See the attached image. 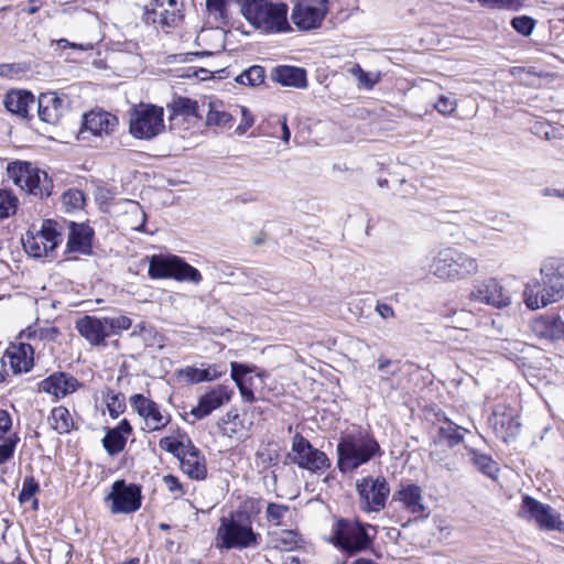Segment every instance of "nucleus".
I'll return each instance as SVG.
<instances>
[{"label":"nucleus","instance_id":"nucleus-21","mask_svg":"<svg viewBox=\"0 0 564 564\" xmlns=\"http://www.w3.org/2000/svg\"><path fill=\"white\" fill-rule=\"evenodd\" d=\"M117 124L118 119L116 116H112L107 111H90L84 115L79 135H82L83 139L87 138L85 135L86 133L102 137L104 134H109L113 131Z\"/></svg>","mask_w":564,"mask_h":564},{"label":"nucleus","instance_id":"nucleus-29","mask_svg":"<svg viewBox=\"0 0 564 564\" xmlns=\"http://www.w3.org/2000/svg\"><path fill=\"white\" fill-rule=\"evenodd\" d=\"M533 333L552 341L564 340V322L560 316H542L532 323Z\"/></svg>","mask_w":564,"mask_h":564},{"label":"nucleus","instance_id":"nucleus-39","mask_svg":"<svg viewBox=\"0 0 564 564\" xmlns=\"http://www.w3.org/2000/svg\"><path fill=\"white\" fill-rule=\"evenodd\" d=\"M58 224L55 220L46 219L43 221L41 229L36 232L43 238L45 245L54 243V250L63 241L62 234L57 229Z\"/></svg>","mask_w":564,"mask_h":564},{"label":"nucleus","instance_id":"nucleus-22","mask_svg":"<svg viewBox=\"0 0 564 564\" xmlns=\"http://www.w3.org/2000/svg\"><path fill=\"white\" fill-rule=\"evenodd\" d=\"M3 105L10 113L20 119L29 120L33 118L35 97L29 90L11 89L6 94Z\"/></svg>","mask_w":564,"mask_h":564},{"label":"nucleus","instance_id":"nucleus-47","mask_svg":"<svg viewBox=\"0 0 564 564\" xmlns=\"http://www.w3.org/2000/svg\"><path fill=\"white\" fill-rule=\"evenodd\" d=\"M511 26L521 35L529 36L535 26V20L529 15L514 17Z\"/></svg>","mask_w":564,"mask_h":564},{"label":"nucleus","instance_id":"nucleus-58","mask_svg":"<svg viewBox=\"0 0 564 564\" xmlns=\"http://www.w3.org/2000/svg\"><path fill=\"white\" fill-rule=\"evenodd\" d=\"M240 112L242 115V122L237 127V132L242 134L253 124V117L245 107H239Z\"/></svg>","mask_w":564,"mask_h":564},{"label":"nucleus","instance_id":"nucleus-33","mask_svg":"<svg viewBox=\"0 0 564 564\" xmlns=\"http://www.w3.org/2000/svg\"><path fill=\"white\" fill-rule=\"evenodd\" d=\"M270 549L290 552L297 547V534L293 530L274 531L269 534Z\"/></svg>","mask_w":564,"mask_h":564},{"label":"nucleus","instance_id":"nucleus-34","mask_svg":"<svg viewBox=\"0 0 564 564\" xmlns=\"http://www.w3.org/2000/svg\"><path fill=\"white\" fill-rule=\"evenodd\" d=\"M167 108L171 110L172 116L202 118L198 102L187 97H174L167 105Z\"/></svg>","mask_w":564,"mask_h":564},{"label":"nucleus","instance_id":"nucleus-57","mask_svg":"<svg viewBox=\"0 0 564 564\" xmlns=\"http://www.w3.org/2000/svg\"><path fill=\"white\" fill-rule=\"evenodd\" d=\"M160 447L169 453H172L177 458L181 457L183 448L186 447L182 442L173 440L172 437H163L160 440Z\"/></svg>","mask_w":564,"mask_h":564},{"label":"nucleus","instance_id":"nucleus-36","mask_svg":"<svg viewBox=\"0 0 564 564\" xmlns=\"http://www.w3.org/2000/svg\"><path fill=\"white\" fill-rule=\"evenodd\" d=\"M23 247L25 252L34 258L45 257L54 251V243L45 245L43 238L39 237L37 234H28L26 239L23 240Z\"/></svg>","mask_w":564,"mask_h":564},{"label":"nucleus","instance_id":"nucleus-43","mask_svg":"<svg viewBox=\"0 0 564 564\" xmlns=\"http://www.w3.org/2000/svg\"><path fill=\"white\" fill-rule=\"evenodd\" d=\"M18 207V198L7 189H0V219L14 214Z\"/></svg>","mask_w":564,"mask_h":564},{"label":"nucleus","instance_id":"nucleus-15","mask_svg":"<svg viewBox=\"0 0 564 564\" xmlns=\"http://www.w3.org/2000/svg\"><path fill=\"white\" fill-rule=\"evenodd\" d=\"M470 300L495 306L507 307L511 304V296L495 278L477 282L469 295Z\"/></svg>","mask_w":564,"mask_h":564},{"label":"nucleus","instance_id":"nucleus-25","mask_svg":"<svg viewBox=\"0 0 564 564\" xmlns=\"http://www.w3.org/2000/svg\"><path fill=\"white\" fill-rule=\"evenodd\" d=\"M76 329L93 346H105L109 337L104 317L85 315L76 322Z\"/></svg>","mask_w":564,"mask_h":564},{"label":"nucleus","instance_id":"nucleus-60","mask_svg":"<svg viewBox=\"0 0 564 564\" xmlns=\"http://www.w3.org/2000/svg\"><path fill=\"white\" fill-rule=\"evenodd\" d=\"M12 421L10 414L6 410H0V441L10 431Z\"/></svg>","mask_w":564,"mask_h":564},{"label":"nucleus","instance_id":"nucleus-11","mask_svg":"<svg viewBox=\"0 0 564 564\" xmlns=\"http://www.w3.org/2000/svg\"><path fill=\"white\" fill-rule=\"evenodd\" d=\"M360 499V507L366 512H379L386 507L390 494L388 481L384 477H364L356 484Z\"/></svg>","mask_w":564,"mask_h":564},{"label":"nucleus","instance_id":"nucleus-37","mask_svg":"<svg viewBox=\"0 0 564 564\" xmlns=\"http://www.w3.org/2000/svg\"><path fill=\"white\" fill-rule=\"evenodd\" d=\"M52 427L58 434H65L72 431L74 422L69 411L65 406H56L51 413Z\"/></svg>","mask_w":564,"mask_h":564},{"label":"nucleus","instance_id":"nucleus-6","mask_svg":"<svg viewBox=\"0 0 564 564\" xmlns=\"http://www.w3.org/2000/svg\"><path fill=\"white\" fill-rule=\"evenodd\" d=\"M7 174L21 189L32 195L50 196L52 181L46 172L28 161H13L7 165Z\"/></svg>","mask_w":564,"mask_h":564},{"label":"nucleus","instance_id":"nucleus-2","mask_svg":"<svg viewBox=\"0 0 564 564\" xmlns=\"http://www.w3.org/2000/svg\"><path fill=\"white\" fill-rule=\"evenodd\" d=\"M429 272L445 282L468 280L479 272V262L475 257L454 247H444L435 252Z\"/></svg>","mask_w":564,"mask_h":564},{"label":"nucleus","instance_id":"nucleus-31","mask_svg":"<svg viewBox=\"0 0 564 564\" xmlns=\"http://www.w3.org/2000/svg\"><path fill=\"white\" fill-rule=\"evenodd\" d=\"M394 499L402 502L403 507L411 513L420 514L425 510L422 502V489L417 485L409 484L401 486V488L394 494Z\"/></svg>","mask_w":564,"mask_h":564},{"label":"nucleus","instance_id":"nucleus-10","mask_svg":"<svg viewBox=\"0 0 564 564\" xmlns=\"http://www.w3.org/2000/svg\"><path fill=\"white\" fill-rule=\"evenodd\" d=\"M289 458L300 468L314 474L324 473L330 467V460L327 455L315 448L311 442L300 433H296L292 438Z\"/></svg>","mask_w":564,"mask_h":564},{"label":"nucleus","instance_id":"nucleus-49","mask_svg":"<svg viewBox=\"0 0 564 564\" xmlns=\"http://www.w3.org/2000/svg\"><path fill=\"white\" fill-rule=\"evenodd\" d=\"M482 6L497 8V9H507L517 11L521 9L528 0H478Z\"/></svg>","mask_w":564,"mask_h":564},{"label":"nucleus","instance_id":"nucleus-41","mask_svg":"<svg viewBox=\"0 0 564 564\" xmlns=\"http://www.w3.org/2000/svg\"><path fill=\"white\" fill-rule=\"evenodd\" d=\"M550 269L547 267H542L540 272L542 275L549 278V286L543 288L544 294L552 295L554 297V302L558 301L564 295V283L558 279L557 274L554 272L550 278L549 273Z\"/></svg>","mask_w":564,"mask_h":564},{"label":"nucleus","instance_id":"nucleus-5","mask_svg":"<svg viewBox=\"0 0 564 564\" xmlns=\"http://www.w3.org/2000/svg\"><path fill=\"white\" fill-rule=\"evenodd\" d=\"M376 527L360 521L340 519L335 531L336 545L352 555L369 549L373 543Z\"/></svg>","mask_w":564,"mask_h":564},{"label":"nucleus","instance_id":"nucleus-44","mask_svg":"<svg viewBox=\"0 0 564 564\" xmlns=\"http://www.w3.org/2000/svg\"><path fill=\"white\" fill-rule=\"evenodd\" d=\"M470 454L473 455L471 462L474 466H476L485 475L492 476V474L497 470L496 464L490 456L480 454L475 449H471Z\"/></svg>","mask_w":564,"mask_h":564},{"label":"nucleus","instance_id":"nucleus-16","mask_svg":"<svg viewBox=\"0 0 564 564\" xmlns=\"http://www.w3.org/2000/svg\"><path fill=\"white\" fill-rule=\"evenodd\" d=\"M35 106L40 120L50 124L58 123L68 109L67 98L52 91L41 94Z\"/></svg>","mask_w":564,"mask_h":564},{"label":"nucleus","instance_id":"nucleus-62","mask_svg":"<svg viewBox=\"0 0 564 564\" xmlns=\"http://www.w3.org/2000/svg\"><path fill=\"white\" fill-rule=\"evenodd\" d=\"M163 481L171 492L182 491V485L180 480L173 475H166L163 477Z\"/></svg>","mask_w":564,"mask_h":564},{"label":"nucleus","instance_id":"nucleus-45","mask_svg":"<svg viewBox=\"0 0 564 564\" xmlns=\"http://www.w3.org/2000/svg\"><path fill=\"white\" fill-rule=\"evenodd\" d=\"M289 512L290 508L288 506L270 502L267 506L265 517L270 523L281 525L282 520Z\"/></svg>","mask_w":564,"mask_h":564},{"label":"nucleus","instance_id":"nucleus-24","mask_svg":"<svg viewBox=\"0 0 564 564\" xmlns=\"http://www.w3.org/2000/svg\"><path fill=\"white\" fill-rule=\"evenodd\" d=\"M80 386L75 377L65 372H54L39 383V390L59 399L75 392Z\"/></svg>","mask_w":564,"mask_h":564},{"label":"nucleus","instance_id":"nucleus-20","mask_svg":"<svg viewBox=\"0 0 564 564\" xmlns=\"http://www.w3.org/2000/svg\"><path fill=\"white\" fill-rule=\"evenodd\" d=\"M130 403L138 414L145 420L150 431L162 430L170 421L162 415L159 405L143 394H133L130 398Z\"/></svg>","mask_w":564,"mask_h":564},{"label":"nucleus","instance_id":"nucleus-1","mask_svg":"<svg viewBox=\"0 0 564 564\" xmlns=\"http://www.w3.org/2000/svg\"><path fill=\"white\" fill-rule=\"evenodd\" d=\"M337 467L344 473H352L360 466L381 455L375 436L367 431L347 433L339 438L336 447Z\"/></svg>","mask_w":564,"mask_h":564},{"label":"nucleus","instance_id":"nucleus-64","mask_svg":"<svg viewBox=\"0 0 564 564\" xmlns=\"http://www.w3.org/2000/svg\"><path fill=\"white\" fill-rule=\"evenodd\" d=\"M112 430H116L120 435L126 436L128 434H131L132 426L127 419H123L119 422V424L116 427H112Z\"/></svg>","mask_w":564,"mask_h":564},{"label":"nucleus","instance_id":"nucleus-26","mask_svg":"<svg viewBox=\"0 0 564 564\" xmlns=\"http://www.w3.org/2000/svg\"><path fill=\"white\" fill-rule=\"evenodd\" d=\"M68 239L66 245L67 252H78L82 254L91 253V241L94 230L86 224L70 221L68 225Z\"/></svg>","mask_w":564,"mask_h":564},{"label":"nucleus","instance_id":"nucleus-23","mask_svg":"<svg viewBox=\"0 0 564 564\" xmlns=\"http://www.w3.org/2000/svg\"><path fill=\"white\" fill-rule=\"evenodd\" d=\"M181 469L191 479L204 480L207 476V467L204 455L191 442L181 453Z\"/></svg>","mask_w":564,"mask_h":564},{"label":"nucleus","instance_id":"nucleus-4","mask_svg":"<svg viewBox=\"0 0 564 564\" xmlns=\"http://www.w3.org/2000/svg\"><path fill=\"white\" fill-rule=\"evenodd\" d=\"M217 535L221 546L227 550L254 546L259 538L252 529V521L247 511L234 512L230 518L223 517Z\"/></svg>","mask_w":564,"mask_h":564},{"label":"nucleus","instance_id":"nucleus-35","mask_svg":"<svg viewBox=\"0 0 564 564\" xmlns=\"http://www.w3.org/2000/svg\"><path fill=\"white\" fill-rule=\"evenodd\" d=\"M206 115V124L208 127H225L232 121V115L224 109L220 101H209Z\"/></svg>","mask_w":564,"mask_h":564},{"label":"nucleus","instance_id":"nucleus-40","mask_svg":"<svg viewBox=\"0 0 564 564\" xmlns=\"http://www.w3.org/2000/svg\"><path fill=\"white\" fill-rule=\"evenodd\" d=\"M264 76V68L253 65L238 75L236 82L240 85L257 86L263 83Z\"/></svg>","mask_w":564,"mask_h":564},{"label":"nucleus","instance_id":"nucleus-13","mask_svg":"<svg viewBox=\"0 0 564 564\" xmlns=\"http://www.w3.org/2000/svg\"><path fill=\"white\" fill-rule=\"evenodd\" d=\"M141 488L134 484H127L123 479L116 480L111 491L105 498L110 502V511L113 514L133 513L141 507Z\"/></svg>","mask_w":564,"mask_h":564},{"label":"nucleus","instance_id":"nucleus-53","mask_svg":"<svg viewBox=\"0 0 564 564\" xmlns=\"http://www.w3.org/2000/svg\"><path fill=\"white\" fill-rule=\"evenodd\" d=\"M447 457H448V451L447 449H443L442 446L435 447L432 444V449L430 452L431 460L436 463V464L442 465L444 468H446L449 471L454 470V468H455L454 464H452L451 462H447Z\"/></svg>","mask_w":564,"mask_h":564},{"label":"nucleus","instance_id":"nucleus-63","mask_svg":"<svg viewBox=\"0 0 564 564\" xmlns=\"http://www.w3.org/2000/svg\"><path fill=\"white\" fill-rule=\"evenodd\" d=\"M236 386L238 387L241 398L245 402L254 401L253 391L249 387H247L245 382L237 383Z\"/></svg>","mask_w":564,"mask_h":564},{"label":"nucleus","instance_id":"nucleus-19","mask_svg":"<svg viewBox=\"0 0 564 564\" xmlns=\"http://www.w3.org/2000/svg\"><path fill=\"white\" fill-rule=\"evenodd\" d=\"M34 350L31 345L21 343L6 350L0 359L1 368H9L12 373L28 372L33 367Z\"/></svg>","mask_w":564,"mask_h":564},{"label":"nucleus","instance_id":"nucleus-51","mask_svg":"<svg viewBox=\"0 0 564 564\" xmlns=\"http://www.w3.org/2000/svg\"><path fill=\"white\" fill-rule=\"evenodd\" d=\"M256 369L254 366H249L246 364H240L237 361L230 362V376L235 383L243 382V377L248 373L253 372Z\"/></svg>","mask_w":564,"mask_h":564},{"label":"nucleus","instance_id":"nucleus-14","mask_svg":"<svg viewBox=\"0 0 564 564\" xmlns=\"http://www.w3.org/2000/svg\"><path fill=\"white\" fill-rule=\"evenodd\" d=\"M328 12V0H296L291 19L301 31H311L322 25Z\"/></svg>","mask_w":564,"mask_h":564},{"label":"nucleus","instance_id":"nucleus-3","mask_svg":"<svg viewBox=\"0 0 564 564\" xmlns=\"http://www.w3.org/2000/svg\"><path fill=\"white\" fill-rule=\"evenodd\" d=\"M241 12L256 29L273 34L291 30L288 22L289 7L270 0H245Z\"/></svg>","mask_w":564,"mask_h":564},{"label":"nucleus","instance_id":"nucleus-9","mask_svg":"<svg viewBox=\"0 0 564 564\" xmlns=\"http://www.w3.org/2000/svg\"><path fill=\"white\" fill-rule=\"evenodd\" d=\"M184 3L182 0H151L143 12V21L165 32L176 29L184 21Z\"/></svg>","mask_w":564,"mask_h":564},{"label":"nucleus","instance_id":"nucleus-55","mask_svg":"<svg viewBox=\"0 0 564 564\" xmlns=\"http://www.w3.org/2000/svg\"><path fill=\"white\" fill-rule=\"evenodd\" d=\"M109 414L112 419H117L126 410L124 397L121 393L112 394L107 402Z\"/></svg>","mask_w":564,"mask_h":564},{"label":"nucleus","instance_id":"nucleus-32","mask_svg":"<svg viewBox=\"0 0 564 564\" xmlns=\"http://www.w3.org/2000/svg\"><path fill=\"white\" fill-rule=\"evenodd\" d=\"M523 300L528 308L535 311L554 303L552 295L544 294L538 280H532L525 284Z\"/></svg>","mask_w":564,"mask_h":564},{"label":"nucleus","instance_id":"nucleus-27","mask_svg":"<svg viewBox=\"0 0 564 564\" xmlns=\"http://www.w3.org/2000/svg\"><path fill=\"white\" fill-rule=\"evenodd\" d=\"M270 77L282 86L306 88V70L296 66L280 65L271 70Z\"/></svg>","mask_w":564,"mask_h":564},{"label":"nucleus","instance_id":"nucleus-54","mask_svg":"<svg viewBox=\"0 0 564 564\" xmlns=\"http://www.w3.org/2000/svg\"><path fill=\"white\" fill-rule=\"evenodd\" d=\"M351 73L357 76L359 86L371 89L379 80V77H373L370 73L365 72L358 64L351 68Z\"/></svg>","mask_w":564,"mask_h":564},{"label":"nucleus","instance_id":"nucleus-46","mask_svg":"<svg viewBox=\"0 0 564 564\" xmlns=\"http://www.w3.org/2000/svg\"><path fill=\"white\" fill-rule=\"evenodd\" d=\"M62 203L67 210L80 209L85 204L84 193L79 189H68L63 194Z\"/></svg>","mask_w":564,"mask_h":564},{"label":"nucleus","instance_id":"nucleus-28","mask_svg":"<svg viewBox=\"0 0 564 564\" xmlns=\"http://www.w3.org/2000/svg\"><path fill=\"white\" fill-rule=\"evenodd\" d=\"M466 433H468L467 429L459 426L445 417L443 424L437 429V434L433 440V445L435 447L446 445L448 448H453L464 441Z\"/></svg>","mask_w":564,"mask_h":564},{"label":"nucleus","instance_id":"nucleus-38","mask_svg":"<svg viewBox=\"0 0 564 564\" xmlns=\"http://www.w3.org/2000/svg\"><path fill=\"white\" fill-rule=\"evenodd\" d=\"M127 437L120 435L116 430L108 429L105 437L102 438V446L110 455H117L124 449Z\"/></svg>","mask_w":564,"mask_h":564},{"label":"nucleus","instance_id":"nucleus-42","mask_svg":"<svg viewBox=\"0 0 564 564\" xmlns=\"http://www.w3.org/2000/svg\"><path fill=\"white\" fill-rule=\"evenodd\" d=\"M108 336L119 335L122 330L129 329L132 325L128 316L119 315L113 317H104Z\"/></svg>","mask_w":564,"mask_h":564},{"label":"nucleus","instance_id":"nucleus-12","mask_svg":"<svg viewBox=\"0 0 564 564\" xmlns=\"http://www.w3.org/2000/svg\"><path fill=\"white\" fill-rule=\"evenodd\" d=\"M519 516L534 521L542 530H564V522L560 513L551 506L542 503L531 496H524L521 503Z\"/></svg>","mask_w":564,"mask_h":564},{"label":"nucleus","instance_id":"nucleus-17","mask_svg":"<svg viewBox=\"0 0 564 564\" xmlns=\"http://www.w3.org/2000/svg\"><path fill=\"white\" fill-rule=\"evenodd\" d=\"M489 423L494 429L497 437L507 442L518 435L521 424L517 419L513 409L506 405H498L495 408Z\"/></svg>","mask_w":564,"mask_h":564},{"label":"nucleus","instance_id":"nucleus-50","mask_svg":"<svg viewBox=\"0 0 564 564\" xmlns=\"http://www.w3.org/2000/svg\"><path fill=\"white\" fill-rule=\"evenodd\" d=\"M19 437L17 434L9 436L2 444H0V465L6 464L13 457Z\"/></svg>","mask_w":564,"mask_h":564},{"label":"nucleus","instance_id":"nucleus-59","mask_svg":"<svg viewBox=\"0 0 564 564\" xmlns=\"http://www.w3.org/2000/svg\"><path fill=\"white\" fill-rule=\"evenodd\" d=\"M131 215L135 216L138 219H140L139 225L133 226L132 228L139 231H142L145 226L147 215L141 209V206L139 204H133L131 206V209L129 212Z\"/></svg>","mask_w":564,"mask_h":564},{"label":"nucleus","instance_id":"nucleus-56","mask_svg":"<svg viewBox=\"0 0 564 564\" xmlns=\"http://www.w3.org/2000/svg\"><path fill=\"white\" fill-rule=\"evenodd\" d=\"M456 99L444 95L440 96L434 105V108L444 116L452 115L456 110Z\"/></svg>","mask_w":564,"mask_h":564},{"label":"nucleus","instance_id":"nucleus-30","mask_svg":"<svg viewBox=\"0 0 564 564\" xmlns=\"http://www.w3.org/2000/svg\"><path fill=\"white\" fill-rule=\"evenodd\" d=\"M225 372L226 370L220 369L218 365H209L206 369L185 367L177 370V377L188 383H200L214 381L225 375Z\"/></svg>","mask_w":564,"mask_h":564},{"label":"nucleus","instance_id":"nucleus-48","mask_svg":"<svg viewBox=\"0 0 564 564\" xmlns=\"http://www.w3.org/2000/svg\"><path fill=\"white\" fill-rule=\"evenodd\" d=\"M40 490L39 482L33 476H26L22 482V489L19 494V501L24 503L29 501Z\"/></svg>","mask_w":564,"mask_h":564},{"label":"nucleus","instance_id":"nucleus-7","mask_svg":"<svg viewBox=\"0 0 564 564\" xmlns=\"http://www.w3.org/2000/svg\"><path fill=\"white\" fill-rule=\"evenodd\" d=\"M164 110L155 105L134 106L129 111V131L140 140H151L163 132Z\"/></svg>","mask_w":564,"mask_h":564},{"label":"nucleus","instance_id":"nucleus-61","mask_svg":"<svg viewBox=\"0 0 564 564\" xmlns=\"http://www.w3.org/2000/svg\"><path fill=\"white\" fill-rule=\"evenodd\" d=\"M375 311L378 315L383 319H389L394 317V311L391 305L386 303H377Z\"/></svg>","mask_w":564,"mask_h":564},{"label":"nucleus","instance_id":"nucleus-8","mask_svg":"<svg viewBox=\"0 0 564 564\" xmlns=\"http://www.w3.org/2000/svg\"><path fill=\"white\" fill-rule=\"evenodd\" d=\"M148 273L151 279H174L195 284L202 281L200 272L177 256H153Z\"/></svg>","mask_w":564,"mask_h":564},{"label":"nucleus","instance_id":"nucleus-52","mask_svg":"<svg viewBox=\"0 0 564 564\" xmlns=\"http://www.w3.org/2000/svg\"><path fill=\"white\" fill-rule=\"evenodd\" d=\"M230 0H206V8L209 13L217 14L225 22L228 18L227 7Z\"/></svg>","mask_w":564,"mask_h":564},{"label":"nucleus","instance_id":"nucleus-18","mask_svg":"<svg viewBox=\"0 0 564 564\" xmlns=\"http://www.w3.org/2000/svg\"><path fill=\"white\" fill-rule=\"evenodd\" d=\"M234 394V390L228 386L219 384L203 394L197 406L193 408L191 414L197 420L208 416L214 410L228 403Z\"/></svg>","mask_w":564,"mask_h":564}]
</instances>
